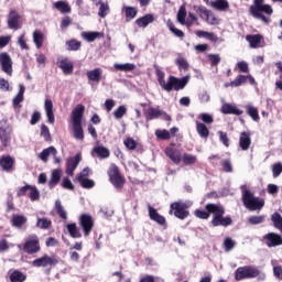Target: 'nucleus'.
Here are the masks:
<instances>
[{
	"label": "nucleus",
	"mask_w": 282,
	"mask_h": 282,
	"mask_svg": "<svg viewBox=\"0 0 282 282\" xmlns=\"http://www.w3.org/2000/svg\"><path fill=\"white\" fill-rule=\"evenodd\" d=\"M23 250L28 254H35V252H39V250H41L39 237H36V235L30 236L24 243Z\"/></svg>",
	"instance_id": "9b49d317"
},
{
	"label": "nucleus",
	"mask_w": 282,
	"mask_h": 282,
	"mask_svg": "<svg viewBox=\"0 0 282 282\" xmlns=\"http://www.w3.org/2000/svg\"><path fill=\"white\" fill-rule=\"evenodd\" d=\"M212 8H215V10L224 11V10H228L229 4H228V1L226 0H216L212 2Z\"/></svg>",
	"instance_id": "79ce46f5"
},
{
	"label": "nucleus",
	"mask_w": 282,
	"mask_h": 282,
	"mask_svg": "<svg viewBox=\"0 0 282 282\" xmlns=\"http://www.w3.org/2000/svg\"><path fill=\"white\" fill-rule=\"evenodd\" d=\"M161 116H165V120H171V116L165 115L164 111H162L158 108L149 109L147 120H155V119L160 118Z\"/></svg>",
	"instance_id": "5701e85b"
},
{
	"label": "nucleus",
	"mask_w": 282,
	"mask_h": 282,
	"mask_svg": "<svg viewBox=\"0 0 282 282\" xmlns=\"http://www.w3.org/2000/svg\"><path fill=\"white\" fill-rule=\"evenodd\" d=\"M265 279V274L261 273L257 267L252 265H245V267H239L235 271V281H243L246 279Z\"/></svg>",
	"instance_id": "39448f33"
},
{
	"label": "nucleus",
	"mask_w": 282,
	"mask_h": 282,
	"mask_svg": "<svg viewBox=\"0 0 282 282\" xmlns=\"http://www.w3.org/2000/svg\"><path fill=\"white\" fill-rule=\"evenodd\" d=\"M59 67L66 75L74 74V64L72 61H69V58H62L59 61Z\"/></svg>",
	"instance_id": "393cba45"
},
{
	"label": "nucleus",
	"mask_w": 282,
	"mask_h": 282,
	"mask_svg": "<svg viewBox=\"0 0 282 282\" xmlns=\"http://www.w3.org/2000/svg\"><path fill=\"white\" fill-rule=\"evenodd\" d=\"M165 155H167L174 164H180V162H182V152L175 148H166Z\"/></svg>",
	"instance_id": "a211bd4d"
},
{
	"label": "nucleus",
	"mask_w": 282,
	"mask_h": 282,
	"mask_svg": "<svg viewBox=\"0 0 282 282\" xmlns=\"http://www.w3.org/2000/svg\"><path fill=\"white\" fill-rule=\"evenodd\" d=\"M242 191V202L246 208L249 210H261L262 207L264 206L263 199L254 197L252 195L251 191H248V187L246 185L241 186Z\"/></svg>",
	"instance_id": "423d86ee"
},
{
	"label": "nucleus",
	"mask_w": 282,
	"mask_h": 282,
	"mask_svg": "<svg viewBox=\"0 0 282 282\" xmlns=\"http://www.w3.org/2000/svg\"><path fill=\"white\" fill-rule=\"evenodd\" d=\"M19 87H20V90L18 95L13 98L14 107H18L20 102H23V95L25 94V86H23V84H20Z\"/></svg>",
	"instance_id": "a19ab883"
},
{
	"label": "nucleus",
	"mask_w": 282,
	"mask_h": 282,
	"mask_svg": "<svg viewBox=\"0 0 282 282\" xmlns=\"http://www.w3.org/2000/svg\"><path fill=\"white\" fill-rule=\"evenodd\" d=\"M199 120H202V122H204V124H213L214 122V118H213V115L210 113H206V112H203L198 116Z\"/></svg>",
	"instance_id": "4d7b16f0"
},
{
	"label": "nucleus",
	"mask_w": 282,
	"mask_h": 282,
	"mask_svg": "<svg viewBox=\"0 0 282 282\" xmlns=\"http://www.w3.org/2000/svg\"><path fill=\"white\" fill-rule=\"evenodd\" d=\"M272 173L273 177H279L282 174V164L280 162L272 165Z\"/></svg>",
	"instance_id": "774afa93"
},
{
	"label": "nucleus",
	"mask_w": 282,
	"mask_h": 282,
	"mask_svg": "<svg viewBox=\"0 0 282 282\" xmlns=\"http://www.w3.org/2000/svg\"><path fill=\"white\" fill-rule=\"evenodd\" d=\"M193 206V203H173L171 205V209L174 210L175 217L178 219H186L188 217V210L186 208H191Z\"/></svg>",
	"instance_id": "9d476101"
},
{
	"label": "nucleus",
	"mask_w": 282,
	"mask_h": 282,
	"mask_svg": "<svg viewBox=\"0 0 282 282\" xmlns=\"http://www.w3.org/2000/svg\"><path fill=\"white\" fill-rule=\"evenodd\" d=\"M79 221L85 236L88 237L89 232H91V229L94 228V219H91V216L84 214L80 216Z\"/></svg>",
	"instance_id": "4468645a"
},
{
	"label": "nucleus",
	"mask_w": 282,
	"mask_h": 282,
	"mask_svg": "<svg viewBox=\"0 0 282 282\" xmlns=\"http://www.w3.org/2000/svg\"><path fill=\"white\" fill-rule=\"evenodd\" d=\"M271 265L273 268L275 279L282 281V267L279 264V260H271Z\"/></svg>",
	"instance_id": "4c0bfd02"
},
{
	"label": "nucleus",
	"mask_w": 282,
	"mask_h": 282,
	"mask_svg": "<svg viewBox=\"0 0 282 282\" xmlns=\"http://www.w3.org/2000/svg\"><path fill=\"white\" fill-rule=\"evenodd\" d=\"M0 140H2L3 147H8L10 144V140H11V132H10V130H8V131H6V130L0 131Z\"/></svg>",
	"instance_id": "09e8293b"
},
{
	"label": "nucleus",
	"mask_w": 282,
	"mask_h": 282,
	"mask_svg": "<svg viewBox=\"0 0 282 282\" xmlns=\"http://www.w3.org/2000/svg\"><path fill=\"white\" fill-rule=\"evenodd\" d=\"M208 58H209L210 65L213 66H217L219 65V63H221V57H219L218 54H209Z\"/></svg>",
	"instance_id": "69168bd1"
},
{
	"label": "nucleus",
	"mask_w": 282,
	"mask_h": 282,
	"mask_svg": "<svg viewBox=\"0 0 282 282\" xmlns=\"http://www.w3.org/2000/svg\"><path fill=\"white\" fill-rule=\"evenodd\" d=\"M99 35H100V33H98V32H83L82 33L83 39L88 41V43H94V40L98 39Z\"/></svg>",
	"instance_id": "3c124183"
},
{
	"label": "nucleus",
	"mask_w": 282,
	"mask_h": 282,
	"mask_svg": "<svg viewBox=\"0 0 282 282\" xmlns=\"http://www.w3.org/2000/svg\"><path fill=\"white\" fill-rule=\"evenodd\" d=\"M196 12L199 14L203 21H206L209 25H219L220 20L215 17L213 11L208 10L206 7L200 6L197 8Z\"/></svg>",
	"instance_id": "1a4fd4ad"
},
{
	"label": "nucleus",
	"mask_w": 282,
	"mask_h": 282,
	"mask_svg": "<svg viewBox=\"0 0 282 282\" xmlns=\"http://www.w3.org/2000/svg\"><path fill=\"white\" fill-rule=\"evenodd\" d=\"M245 109L248 116H250V118H252L254 122H259V109L257 107L248 104L247 106H245Z\"/></svg>",
	"instance_id": "2f4dec72"
},
{
	"label": "nucleus",
	"mask_w": 282,
	"mask_h": 282,
	"mask_svg": "<svg viewBox=\"0 0 282 282\" xmlns=\"http://www.w3.org/2000/svg\"><path fill=\"white\" fill-rule=\"evenodd\" d=\"M66 50H70L73 52L80 50V42L76 40H70L66 42Z\"/></svg>",
	"instance_id": "6e6d98bb"
},
{
	"label": "nucleus",
	"mask_w": 282,
	"mask_h": 282,
	"mask_svg": "<svg viewBox=\"0 0 282 282\" xmlns=\"http://www.w3.org/2000/svg\"><path fill=\"white\" fill-rule=\"evenodd\" d=\"M96 6H99L98 17L105 19L109 14V3L99 0Z\"/></svg>",
	"instance_id": "f704fd0d"
},
{
	"label": "nucleus",
	"mask_w": 282,
	"mask_h": 282,
	"mask_svg": "<svg viewBox=\"0 0 282 282\" xmlns=\"http://www.w3.org/2000/svg\"><path fill=\"white\" fill-rule=\"evenodd\" d=\"M78 164H80V154H76L74 158H70L66 161V174L74 175V171L78 169Z\"/></svg>",
	"instance_id": "2eb2a0df"
},
{
	"label": "nucleus",
	"mask_w": 282,
	"mask_h": 282,
	"mask_svg": "<svg viewBox=\"0 0 282 282\" xmlns=\"http://www.w3.org/2000/svg\"><path fill=\"white\" fill-rule=\"evenodd\" d=\"M54 6L56 10H59V12H62L63 14L72 12V7H69V4L65 1H57Z\"/></svg>",
	"instance_id": "58836bf2"
},
{
	"label": "nucleus",
	"mask_w": 282,
	"mask_h": 282,
	"mask_svg": "<svg viewBox=\"0 0 282 282\" xmlns=\"http://www.w3.org/2000/svg\"><path fill=\"white\" fill-rule=\"evenodd\" d=\"M155 135L160 138V140H170L171 139V132L169 130H156Z\"/></svg>",
	"instance_id": "0e129e2a"
},
{
	"label": "nucleus",
	"mask_w": 282,
	"mask_h": 282,
	"mask_svg": "<svg viewBox=\"0 0 282 282\" xmlns=\"http://www.w3.org/2000/svg\"><path fill=\"white\" fill-rule=\"evenodd\" d=\"M271 221H273V225L275 228H278V230L280 228H282V217L280 216L279 213H274L272 216H271Z\"/></svg>",
	"instance_id": "13d9d810"
},
{
	"label": "nucleus",
	"mask_w": 282,
	"mask_h": 282,
	"mask_svg": "<svg viewBox=\"0 0 282 282\" xmlns=\"http://www.w3.org/2000/svg\"><path fill=\"white\" fill-rule=\"evenodd\" d=\"M155 75L159 82L160 87L164 89V91H180V89H184L186 85H188V80H191V75H186L182 78H177L175 76H170L167 82L164 80V72L160 69V66L154 65Z\"/></svg>",
	"instance_id": "f257e3e1"
},
{
	"label": "nucleus",
	"mask_w": 282,
	"mask_h": 282,
	"mask_svg": "<svg viewBox=\"0 0 282 282\" xmlns=\"http://www.w3.org/2000/svg\"><path fill=\"white\" fill-rule=\"evenodd\" d=\"M138 14V9L133 7H126V19L127 21H131V19H135Z\"/></svg>",
	"instance_id": "603ef678"
},
{
	"label": "nucleus",
	"mask_w": 282,
	"mask_h": 282,
	"mask_svg": "<svg viewBox=\"0 0 282 282\" xmlns=\"http://www.w3.org/2000/svg\"><path fill=\"white\" fill-rule=\"evenodd\" d=\"M28 195L31 202H39V199H41V192H39V188H36V186L29 185Z\"/></svg>",
	"instance_id": "e433bc0d"
},
{
	"label": "nucleus",
	"mask_w": 282,
	"mask_h": 282,
	"mask_svg": "<svg viewBox=\"0 0 282 282\" xmlns=\"http://www.w3.org/2000/svg\"><path fill=\"white\" fill-rule=\"evenodd\" d=\"M176 65L178 66V69L180 70H184V72H188V67H189V65H188V61H186V58H184V57H178L177 59H176Z\"/></svg>",
	"instance_id": "864d4df0"
},
{
	"label": "nucleus",
	"mask_w": 282,
	"mask_h": 282,
	"mask_svg": "<svg viewBox=\"0 0 282 282\" xmlns=\"http://www.w3.org/2000/svg\"><path fill=\"white\" fill-rule=\"evenodd\" d=\"M25 274H23L21 271H13L10 275L11 282H23L25 281Z\"/></svg>",
	"instance_id": "a18cd8bd"
},
{
	"label": "nucleus",
	"mask_w": 282,
	"mask_h": 282,
	"mask_svg": "<svg viewBox=\"0 0 282 282\" xmlns=\"http://www.w3.org/2000/svg\"><path fill=\"white\" fill-rule=\"evenodd\" d=\"M0 166L3 169V171H10V169L14 166V159H12L10 155L2 156L0 159Z\"/></svg>",
	"instance_id": "c756f323"
},
{
	"label": "nucleus",
	"mask_w": 282,
	"mask_h": 282,
	"mask_svg": "<svg viewBox=\"0 0 282 282\" xmlns=\"http://www.w3.org/2000/svg\"><path fill=\"white\" fill-rule=\"evenodd\" d=\"M149 217L152 221L160 224V226H164V224H166V218H164V216L160 215L158 213V209L153 208L151 205H149Z\"/></svg>",
	"instance_id": "f3484780"
},
{
	"label": "nucleus",
	"mask_w": 282,
	"mask_h": 282,
	"mask_svg": "<svg viewBox=\"0 0 282 282\" xmlns=\"http://www.w3.org/2000/svg\"><path fill=\"white\" fill-rule=\"evenodd\" d=\"M36 228L41 230H47L52 226V219L47 217H41V214H36Z\"/></svg>",
	"instance_id": "a878e982"
},
{
	"label": "nucleus",
	"mask_w": 282,
	"mask_h": 282,
	"mask_svg": "<svg viewBox=\"0 0 282 282\" xmlns=\"http://www.w3.org/2000/svg\"><path fill=\"white\" fill-rule=\"evenodd\" d=\"M91 155L93 158H101L102 160L109 158L110 155V152H109V149L102 147V145H97L91 151Z\"/></svg>",
	"instance_id": "4be33fe9"
},
{
	"label": "nucleus",
	"mask_w": 282,
	"mask_h": 282,
	"mask_svg": "<svg viewBox=\"0 0 282 282\" xmlns=\"http://www.w3.org/2000/svg\"><path fill=\"white\" fill-rule=\"evenodd\" d=\"M196 36H198V39H207L208 41H212V43H217V41H219V37H217L215 33L206 31H197Z\"/></svg>",
	"instance_id": "473e14b6"
},
{
	"label": "nucleus",
	"mask_w": 282,
	"mask_h": 282,
	"mask_svg": "<svg viewBox=\"0 0 282 282\" xmlns=\"http://www.w3.org/2000/svg\"><path fill=\"white\" fill-rule=\"evenodd\" d=\"M235 246H237V242H235V240H232V238H226L224 240V248L226 252H230V250H232L235 248Z\"/></svg>",
	"instance_id": "bf43d9fd"
},
{
	"label": "nucleus",
	"mask_w": 282,
	"mask_h": 282,
	"mask_svg": "<svg viewBox=\"0 0 282 282\" xmlns=\"http://www.w3.org/2000/svg\"><path fill=\"white\" fill-rule=\"evenodd\" d=\"M108 175L115 188H122V186H124V177H122V175L120 174V170L115 164L110 165L108 170Z\"/></svg>",
	"instance_id": "0eeeda50"
},
{
	"label": "nucleus",
	"mask_w": 282,
	"mask_h": 282,
	"mask_svg": "<svg viewBox=\"0 0 282 282\" xmlns=\"http://www.w3.org/2000/svg\"><path fill=\"white\" fill-rule=\"evenodd\" d=\"M56 153H58L56 151V148L54 147H48L46 149H44L40 154L39 158L40 160H42V162H47L50 156L56 158Z\"/></svg>",
	"instance_id": "bb28decb"
},
{
	"label": "nucleus",
	"mask_w": 282,
	"mask_h": 282,
	"mask_svg": "<svg viewBox=\"0 0 282 282\" xmlns=\"http://www.w3.org/2000/svg\"><path fill=\"white\" fill-rule=\"evenodd\" d=\"M77 182H79L80 186L83 188H94L95 184L93 180H88V178H82L78 180Z\"/></svg>",
	"instance_id": "e2e57ef3"
},
{
	"label": "nucleus",
	"mask_w": 282,
	"mask_h": 282,
	"mask_svg": "<svg viewBox=\"0 0 282 282\" xmlns=\"http://www.w3.org/2000/svg\"><path fill=\"white\" fill-rule=\"evenodd\" d=\"M248 80V77L246 75H239L234 82L230 83L231 87H240V85H243Z\"/></svg>",
	"instance_id": "680f3d73"
},
{
	"label": "nucleus",
	"mask_w": 282,
	"mask_h": 282,
	"mask_svg": "<svg viewBox=\"0 0 282 282\" xmlns=\"http://www.w3.org/2000/svg\"><path fill=\"white\" fill-rule=\"evenodd\" d=\"M0 67L4 74L12 76V57L8 53H0Z\"/></svg>",
	"instance_id": "f8f14e48"
},
{
	"label": "nucleus",
	"mask_w": 282,
	"mask_h": 282,
	"mask_svg": "<svg viewBox=\"0 0 282 282\" xmlns=\"http://www.w3.org/2000/svg\"><path fill=\"white\" fill-rule=\"evenodd\" d=\"M206 210L214 215V218L212 220L213 226H230V224H232V218L224 217V213L226 212L221 205L207 204Z\"/></svg>",
	"instance_id": "20e7f679"
},
{
	"label": "nucleus",
	"mask_w": 282,
	"mask_h": 282,
	"mask_svg": "<svg viewBox=\"0 0 282 282\" xmlns=\"http://www.w3.org/2000/svg\"><path fill=\"white\" fill-rule=\"evenodd\" d=\"M70 237H73V239H80L82 235H80V230H78V227L76 226V224H68L66 226Z\"/></svg>",
	"instance_id": "ea45409f"
},
{
	"label": "nucleus",
	"mask_w": 282,
	"mask_h": 282,
	"mask_svg": "<svg viewBox=\"0 0 282 282\" xmlns=\"http://www.w3.org/2000/svg\"><path fill=\"white\" fill-rule=\"evenodd\" d=\"M268 248H276V246H282L281 235L271 232L263 237Z\"/></svg>",
	"instance_id": "ddd939ff"
},
{
	"label": "nucleus",
	"mask_w": 282,
	"mask_h": 282,
	"mask_svg": "<svg viewBox=\"0 0 282 282\" xmlns=\"http://www.w3.org/2000/svg\"><path fill=\"white\" fill-rule=\"evenodd\" d=\"M85 113V106L77 105L70 115V122L73 127V135L76 140H84L85 134L83 133V116Z\"/></svg>",
	"instance_id": "f03ea898"
},
{
	"label": "nucleus",
	"mask_w": 282,
	"mask_h": 282,
	"mask_svg": "<svg viewBox=\"0 0 282 282\" xmlns=\"http://www.w3.org/2000/svg\"><path fill=\"white\" fill-rule=\"evenodd\" d=\"M63 175V172L61 170H53L51 173V178L48 181V187L54 188L58 182H61V177Z\"/></svg>",
	"instance_id": "cd10ccee"
},
{
	"label": "nucleus",
	"mask_w": 282,
	"mask_h": 282,
	"mask_svg": "<svg viewBox=\"0 0 282 282\" xmlns=\"http://www.w3.org/2000/svg\"><path fill=\"white\" fill-rule=\"evenodd\" d=\"M44 109L46 113V118L51 124H54L55 118H54V104L51 99H46L44 104Z\"/></svg>",
	"instance_id": "412c9836"
},
{
	"label": "nucleus",
	"mask_w": 282,
	"mask_h": 282,
	"mask_svg": "<svg viewBox=\"0 0 282 282\" xmlns=\"http://www.w3.org/2000/svg\"><path fill=\"white\" fill-rule=\"evenodd\" d=\"M33 42L37 50H41L43 46V33L41 31H35L33 33Z\"/></svg>",
	"instance_id": "c03bdc74"
},
{
	"label": "nucleus",
	"mask_w": 282,
	"mask_h": 282,
	"mask_svg": "<svg viewBox=\"0 0 282 282\" xmlns=\"http://www.w3.org/2000/svg\"><path fill=\"white\" fill-rule=\"evenodd\" d=\"M183 164L189 166L191 164H195L197 162V156L188 153H184L182 156Z\"/></svg>",
	"instance_id": "de8ad7c7"
},
{
	"label": "nucleus",
	"mask_w": 282,
	"mask_h": 282,
	"mask_svg": "<svg viewBox=\"0 0 282 282\" xmlns=\"http://www.w3.org/2000/svg\"><path fill=\"white\" fill-rule=\"evenodd\" d=\"M223 113H230L232 116H241L243 113V110L238 109L237 105L234 104H224L221 107Z\"/></svg>",
	"instance_id": "6ab92c4d"
},
{
	"label": "nucleus",
	"mask_w": 282,
	"mask_h": 282,
	"mask_svg": "<svg viewBox=\"0 0 282 282\" xmlns=\"http://www.w3.org/2000/svg\"><path fill=\"white\" fill-rule=\"evenodd\" d=\"M115 69H117V72H133V69H135V64L133 63H126V64H118L116 63L113 65Z\"/></svg>",
	"instance_id": "c9c22d12"
},
{
	"label": "nucleus",
	"mask_w": 282,
	"mask_h": 282,
	"mask_svg": "<svg viewBox=\"0 0 282 282\" xmlns=\"http://www.w3.org/2000/svg\"><path fill=\"white\" fill-rule=\"evenodd\" d=\"M261 35H247L246 41L250 44V47H261Z\"/></svg>",
	"instance_id": "72a5a7b5"
},
{
	"label": "nucleus",
	"mask_w": 282,
	"mask_h": 282,
	"mask_svg": "<svg viewBox=\"0 0 282 282\" xmlns=\"http://www.w3.org/2000/svg\"><path fill=\"white\" fill-rule=\"evenodd\" d=\"M153 21H155V18L153 17V14L148 13V14L137 19L135 23L139 28H147V26L151 25V23H153Z\"/></svg>",
	"instance_id": "b1692460"
},
{
	"label": "nucleus",
	"mask_w": 282,
	"mask_h": 282,
	"mask_svg": "<svg viewBox=\"0 0 282 282\" xmlns=\"http://www.w3.org/2000/svg\"><path fill=\"white\" fill-rule=\"evenodd\" d=\"M210 212L202 210V209H196L195 210V216L198 217V219H208L210 217Z\"/></svg>",
	"instance_id": "338daca9"
},
{
	"label": "nucleus",
	"mask_w": 282,
	"mask_h": 282,
	"mask_svg": "<svg viewBox=\"0 0 282 282\" xmlns=\"http://www.w3.org/2000/svg\"><path fill=\"white\" fill-rule=\"evenodd\" d=\"M249 12L254 19L268 24L270 23V19L265 14L270 17L274 10H272L270 4H265L264 0H253V6L249 8Z\"/></svg>",
	"instance_id": "7ed1b4c3"
},
{
	"label": "nucleus",
	"mask_w": 282,
	"mask_h": 282,
	"mask_svg": "<svg viewBox=\"0 0 282 282\" xmlns=\"http://www.w3.org/2000/svg\"><path fill=\"white\" fill-rule=\"evenodd\" d=\"M250 144H252V140L250 139V132H241L239 139V145L242 151H248L250 149Z\"/></svg>",
	"instance_id": "aec40b11"
},
{
	"label": "nucleus",
	"mask_w": 282,
	"mask_h": 282,
	"mask_svg": "<svg viewBox=\"0 0 282 282\" xmlns=\"http://www.w3.org/2000/svg\"><path fill=\"white\" fill-rule=\"evenodd\" d=\"M87 78L93 83H100V79L102 78V69L95 68L93 70L87 72Z\"/></svg>",
	"instance_id": "c85d7f7f"
},
{
	"label": "nucleus",
	"mask_w": 282,
	"mask_h": 282,
	"mask_svg": "<svg viewBox=\"0 0 282 282\" xmlns=\"http://www.w3.org/2000/svg\"><path fill=\"white\" fill-rule=\"evenodd\" d=\"M127 115V107L126 106H119L115 111L113 116L116 120H121V118H124Z\"/></svg>",
	"instance_id": "8fccbe9b"
},
{
	"label": "nucleus",
	"mask_w": 282,
	"mask_h": 282,
	"mask_svg": "<svg viewBox=\"0 0 282 282\" xmlns=\"http://www.w3.org/2000/svg\"><path fill=\"white\" fill-rule=\"evenodd\" d=\"M177 21L181 25H186V8L181 7L177 13Z\"/></svg>",
	"instance_id": "5fc2aeb1"
},
{
	"label": "nucleus",
	"mask_w": 282,
	"mask_h": 282,
	"mask_svg": "<svg viewBox=\"0 0 282 282\" xmlns=\"http://www.w3.org/2000/svg\"><path fill=\"white\" fill-rule=\"evenodd\" d=\"M21 15L17 11H10L8 17V25L10 30H19L21 24L19 23Z\"/></svg>",
	"instance_id": "dca6fc26"
},
{
	"label": "nucleus",
	"mask_w": 282,
	"mask_h": 282,
	"mask_svg": "<svg viewBox=\"0 0 282 282\" xmlns=\"http://www.w3.org/2000/svg\"><path fill=\"white\" fill-rule=\"evenodd\" d=\"M58 263V258L56 256L44 254L41 258H37L31 262L33 268H52Z\"/></svg>",
	"instance_id": "6e6552de"
},
{
	"label": "nucleus",
	"mask_w": 282,
	"mask_h": 282,
	"mask_svg": "<svg viewBox=\"0 0 282 282\" xmlns=\"http://www.w3.org/2000/svg\"><path fill=\"white\" fill-rule=\"evenodd\" d=\"M248 221L252 226H257V225L263 224V221H265V216H251L248 218Z\"/></svg>",
	"instance_id": "052dcab7"
},
{
	"label": "nucleus",
	"mask_w": 282,
	"mask_h": 282,
	"mask_svg": "<svg viewBox=\"0 0 282 282\" xmlns=\"http://www.w3.org/2000/svg\"><path fill=\"white\" fill-rule=\"evenodd\" d=\"M25 221H28V218H25V216L14 215L12 217V224L13 226H15V228H21L23 224H25Z\"/></svg>",
	"instance_id": "49530a36"
},
{
	"label": "nucleus",
	"mask_w": 282,
	"mask_h": 282,
	"mask_svg": "<svg viewBox=\"0 0 282 282\" xmlns=\"http://www.w3.org/2000/svg\"><path fill=\"white\" fill-rule=\"evenodd\" d=\"M55 210L61 219H67V212L65 210V207H63V205L61 204V200L55 202Z\"/></svg>",
	"instance_id": "37998d69"
},
{
	"label": "nucleus",
	"mask_w": 282,
	"mask_h": 282,
	"mask_svg": "<svg viewBox=\"0 0 282 282\" xmlns=\"http://www.w3.org/2000/svg\"><path fill=\"white\" fill-rule=\"evenodd\" d=\"M196 131L200 138H208L210 135V131L208 130V127L204 122L196 121Z\"/></svg>",
	"instance_id": "7c9ffc66"
}]
</instances>
